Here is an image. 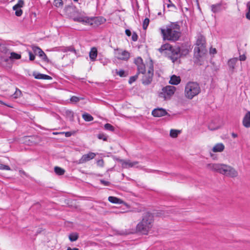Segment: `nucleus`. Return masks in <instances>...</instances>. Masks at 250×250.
I'll use <instances>...</instances> for the list:
<instances>
[{"label": "nucleus", "mask_w": 250, "mask_h": 250, "mask_svg": "<svg viewBox=\"0 0 250 250\" xmlns=\"http://www.w3.org/2000/svg\"><path fill=\"white\" fill-rule=\"evenodd\" d=\"M161 34L164 41L176 42L181 37L180 26L178 22H172L166 25L165 28H160Z\"/></svg>", "instance_id": "1"}, {"label": "nucleus", "mask_w": 250, "mask_h": 250, "mask_svg": "<svg viewBox=\"0 0 250 250\" xmlns=\"http://www.w3.org/2000/svg\"><path fill=\"white\" fill-rule=\"evenodd\" d=\"M207 167L227 176L234 178L238 176L237 171L232 167L223 164H209Z\"/></svg>", "instance_id": "2"}, {"label": "nucleus", "mask_w": 250, "mask_h": 250, "mask_svg": "<svg viewBox=\"0 0 250 250\" xmlns=\"http://www.w3.org/2000/svg\"><path fill=\"white\" fill-rule=\"evenodd\" d=\"M153 224V215L149 212H146L144 213L142 221L137 225L136 229L142 234L146 235L152 228Z\"/></svg>", "instance_id": "3"}, {"label": "nucleus", "mask_w": 250, "mask_h": 250, "mask_svg": "<svg viewBox=\"0 0 250 250\" xmlns=\"http://www.w3.org/2000/svg\"><path fill=\"white\" fill-rule=\"evenodd\" d=\"M159 51L163 55H169V57L174 62L180 57V48L173 47L169 43H165L158 49Z\"/></svg>", "instance_id": "4"}, {"label": "nucleus", "mask_w": 250, "mask_h": 250, "mask_svg": "<svg viewBox=\"0 0 250 250\" xmlns=\"http://www.w3.org/2000/svg\"><path fill=\"white\" fill-rule=\"evenodd\" d=\"M201 92L200 86L198 83L194 82H188L185 88V96L189 100L192 99Z\"/></svg>", "instance_id": "5"}, {"label": "nucleus", "mask_w": 250, "mask_h": 250, "mask_svg": "<svg viewBox=\"0 0 250 250\" xmlns=\"http://www.w3.org/2000/svg\"><path fill=\"white\" fill-rule=\"evenodd\" d=\"M205 43V37L202 36H199L196 41V46L194 49V55L196 57H200L207 52Z\"/></svg>", "instance_id": "6"}, {"label": "nucleus", "mask_w": 250, "mask_h": 250, "mask_svg": "<svg viewBox=\"0 0 250 250\" xmlns=\"http://www.w3.org/2000/svg\"><path fill=\"white\" fill-rule=\"evenodd\" d=\"M175 90L176 88L174 86H166L162 88V91L159 94V96L165 100L169 99L174 94Z\"/></svg>", "instance_id": "7"}, {"label": "nucleus", "mask_w": 250, "mask_h": 250, "mask_svg": "<svg viewBox=\"0 0 250 250\" xmlns=\"http://www.w3.org/2000/svg\"><path fill=\"white\" fill-rule=\"evenodd\" d=\"M153 64L152 63H149V68L147 73L145 72L143 74V77L142 79V83L145 85L149 84L152 81L153 76Z\"/></svg>", "instance_id": "8"}, {"label": "nucleus", "mask_w": 250, "mask_h": 250, "mask_svg": "<svg viewBox=\"0 0 250 250\" xmlns=\"http://www.w3.org/2000/svg\"><path fill=\"white\" fill-rule=\"evenodd\" d=\"M72 19L74 21L81 22L84 24L89 25H93V22H96L98 20L97 18H89L81 14L73 17Z\"/></svg>", "instance_id": "9"}, {"label": "nucleus", "mask_w": 250, "mask_h": 250, "mask_svg": "<svg viewBox=\"0 0 250 250\" xmlns=\"http://www.w3.org/2000/svg\"><path fill=\"white\" fill-rule=\"evenodd\" d=\"M135 63L137 65V73L144 74L146 72V67L145 65L143 62V60L141 57L137 58L135 60Z\"/></svg>", "instance_id": "10"}, {"label": "nucleus", "mask_w": 250, "mask_h": 250, "mask_svg": "<svg viewBox=\"0 0 250 250\" xmlns=\"http://www.w3.org/2000/svg\"><path fill=\"white\" fill-rule=\"evenodd\" d=\"M96 154L93 152H89L87 154L83 155L81 159L79 160L78 164H83L88 162L95 158Z\"/></svg>", "instance_id": "11"}, {"label": "nucleus", "mask_w": 250, "mask_h": 250, "mask_svg": "<svg viewBox=\"0 0 250 250\" xmlns=\"http://www.w3.org/2000/svg\"><path fill=\"white\" fill-rule=\"evenodd\" d=\"M32 50L34 52L39 55L44 61H48V58L44 52L39 47L33 46L32 47Z\"/></svg>", "instance_id": "12"}, {"label": "nucleus", "mask_w": 250, "mask_h": 250, "mask_svg": "<svg viewBox=\"0 0 250 250\" xmlns=\"http://www.w3.org/2000/svg\"><path fill=\"white\" fill-rule=\"evenodd\" d=\"M167 114L166 110L162 108L154 109L152 111V114L154 117H160L164 116Z\"/></svg>", "instance_id": "13"}, {"label": "nucleus", "mask_w": 250, "mask_h": 250, "mask_svg": "<svg viewBox=\"0 0 250 250\" xmlns=\"http://www.w3.org/2000/svg\"><path fill=\"white\" fill-rule=\"evenodd\" d=\"M238 59L237 58H233L230 59L228 61V65L229 66V69L232 73H233L235 68L236 64L238 62Z\"/></svg>", "instance_id": "14"}, {"label": "nucleus", "mask_w": 250, "mask_h": 250, "mask_svg": "<svg viewBox=\"0 0 250 250\" xmlns=\"http://www.w3.org/2000/svg\"><path fill=\"white\" fill-rule=\"evenodd\" d=\"M130 57L129 53L126 51H119L117 53V57L122 60H127Z\"/></svg>", "instance_id": "15"}, {"label": "nucleus", "mask_w": 250, "mask_h": 250, "mask_svg": "<svg viewBox=\"0 0 250 250\" xmlns=\"http://www.w3.org/2000/svg\"><path fill=\"white\" fill-rule=\"evenodd\" d=\"M242 124L245 127H250V111H248L245 115L243 119Z\"/></svg>", "instance_id": "16"}, {"label": "nucleus", "mask_w": 250, "mask_h": 250, "mask_svg": "<svg viewBox=\"0 0 250 250\" xmlns=\"http://www.w3.org/2000/svg\"><path fill=\"white\" fill-rule=\"evenodd\" d=\"M121 162H122L123 167L126 168L135 167L139 163L137 161L130 162V161L121 160Z\"/></svg>", "instance_id": "17"}, {"label": "nucleus", "mask_w": 250, "mask_h": 250, "mask_svg": "<svg viewBox=\"0 0 250 250\" xmlns=\"http://www.w3.org/2000/svg\"><path fill=\"white\" fill-rule=\"evenodd\" d=\"M222 4L221 2L215 4H212L210 6L211 10L214 13H218L222 10Z\"/></svg>", "instance_id": "18"}, {"label": "nucleus", "mask_w": 250, "mask_h": 250, "mask_svg": "<svg viewBox=\"0 0 250 250\" xmlns=\"http://www.w3.org/2000/svg\"><path fill=\"white\" fill-rule=\"evenodd\" d=\"M33 75L34 76L35 79H43V80H51L52 78L47 75L37 73L36 72H33Z\"/></svg>", "instance_id": "19"}, {"label": "nucleus", "mask_w": 250, "mask_h": 250, "mask_svg": "<svg viewBox=\"0 0 250 250\" xmlns=\"http://www.w3.org/2000/svg\"><path fill=\"white\" fill-rule=\"evenodd\" d=\"M225 148V146L222 143H218L216 144L212 148V151L214 152H222Z\"/></svg>", "instance_id": "20"}, {"label": "nucleus", "mask_w": 250, "mask_h": 250, "mask_svg": "<svg viewBox=\"0 0 250 250\" xmlns=\"http://www.w3.org/2000/svg\"><path fill=\"white\" fill-rule=\"evenodd\" d=\"M181 82V78L179 76H177L175 75H172L171 78L169 82V83L173 85H177L178 84Z\"/></svg>", "instance_id": "21"}, {"label": "nucleus", "mask_w": 250, "mask_h": 250, "mask_svg": "<svg viewBox=\"0 0 250 250\" xmlns=\"http://www.w3.org/2000/svg\"><path fill=\"white\" fill-rule=\"evenodd\" d=\"M97 56V49L96 47H94L91 49V50L89 52V57L92 61H94L96 60V59Z\"/></svg>", "instance_id": "22"}, {"label": "nucleus", "mask_w": 250, "mask_h": 250, "mask_svg": "<svg viewBox=\"0 0 250 250\" xmlns=\"http://www.w3.org/2000/svg\"><path fill=\"white\" fill-rule=\"evenodd\" d=\"M108 200L110 202L114 204H121L122 202L121 199L114 196H109Z\"/></svg>", "instance_id": "23"}, {"label": "nucleus", "mask_w": 250, "mask_h": 250, "mask_svg": "<svg viewBox=\"0 0 250 250\" xmlns=\"http://www.w3.org/2000/svg\"><path fill=\"white\" fill-rule=\"evenodd\" d=\"M54 171L58 175H62L65 172L64 169L59 167H54Z\"/></svg>", "instance_id": "24"}, {"label": "nucleus", "mask_w": 250, "mask_h": 250, "mask_svg": "<svg viewBox=\"0 0 250 250\" xmlns=\"http://www.w3.org/2000/svg\"><path fill=\"white\" fill-rule=\"evenodd\" d=\"M24 2L23 0H19L18 3L13 7V10L22 7L24 5Z\"/></svg>", "instance_id": "25"}, {"label": "nucleus", "mask_w": 250, "mask_h": 250, "mask_svg": "<svg viewBox=\"0 0 250 250\" xmlns=\"http://www.w3.org/2000/svg\"><path fill=\"white\" fill-rule=\"evenodd\" d=\"M79 238V235L77 233H72L69 234V239L70 241H76Z\"/></svg>", "instance_id": "26"}, {"label": "nucleus", "mask_w": 250, "mask_h": 250, "mask_svg": "<svg viewBox=\"0 0 250 250\" xmlns=\"http://www.w3.org/2000/svg\"><path fill=\"white\" fill-rule=\"evenodd\" d=\"M84 121L90 122L93 120V117L88 113H84L82 116Z\"/></svg>", "instance_id": "27"}, {"label": "nucleus", "mask_w": 250, "mask_h": 250, "mask_svg": "<svg viewBox=\"0 0 250 250\" xmlns=\"http://www.w3.org/2000/svg\"><path fill=\"white\" fill-rule=\"evenodd\" d=\"M180 131L176 129H171L170 131V136L172 138H176Z\"/></svg>", "instance_id": "28"}, {"label": "nucleus", "mask_w": 250, "mask_h": 250, "mask_svg": "<svg viewBox=\"0 0 250 250\" xmlns=\"http://www.w3.org/2000/svg\"><path fill=\"white\" fill-rule=\"evenodd\" d=\"M10 54H11L10 58L12 59L18 60V59H20L21 58V55L17 54L16 53H15V52H11L10 53Z\"/></svg>", "instance_id": "29"}, {"label": "nucleus", "mask_w": 250, "mask_h": 250, "mask_svg": "<svg viewBox=\"0 0 250 250\" xmlns=\"http://www.w3.org/2000/svg\"><path fill=\"white\" fill-rule=\"evenodd\" d=\"M54 5L57 7H62L63 5V2L62 0H54Z\"/></svg>", "instance_id": "30"}, {"label": "nucleus", "mask_w": 250, "mask_h": 250, "mask_svg": "<svg viewBox=\"0 0 250 250\" xmlns=\"http://www.w3.org/2000/svg\"><path fill=\"white\" fill-rule=\"evenodd\" d=\"M104 128L106 130H110L111 131H114V126H112L110 124H108V123L104 125Z\"/></svg>", "instance_id": "31"}, {"label": "nucleus", "mask_w": 250, "mask_h": 250, "mask_svg": "<svg viewBox=\"0 0 250 250\" xmlns=\"http://www.w3.org/2000/svg\"><path fill=\"white\" fill-rule=\"evenodd\" d=\"M149 20L148 18H146L143 23V27L144 29H146L149 24Z\"/></svg>", "instance_id": "32"}, {"label": "nucleus", "mask_w": 250, "mask_h": 250, "mask_svg": "<svg viewBox=\"0 0 250 250\" xmlns=\"http://www.w3.org/2000/svg\"><path fill=\"white\" fill-rule=\"evenodd\" d=\"M97 137L98 139L100 140H103L104 141L107 140V137L104 133H99V134L97 135Z\"/></svg>", "instance_id": "33"}, {"label": "nucleus", "mask_w": 250, "mask_h": 250, "mask_svg": "<svg viewBox=\"0 0 250 250\" xmlns=\"http://www.w3.org/2000/svg\"><path fill=\"white\" fill-rule=\"evenodd\" d=\"M138 74L137 73L136 75L133 76H131L129 80L128 83L130 84H131L132 83L134 82L138 78Z\"/></svg>", "instance_id": "34"}, {"label": "nucleus", "mask_w": 250, "mask_h": 250, "mask_svg": "<svg viewBox=\"0 0 250 250\" xmlns=\"http://www.w3.org/2000/svg\"><path fill=\"white\" fill-rule=\"evenodd\" d=\"M188 53V50L186 48H180V57L186 55Z\"/></svg>", "instance_id": "35"}, {"label": "nucleus", "mask_w": 250, "mask_h": 250, "mask_svg": "<svg viewBox=\"0 0 250 250\" xmlns=\"http://www.w3.org/2000/svg\"><path fill=\"white\" fill-rule=\"evenodd\" d=\"M21 95V91L19 89H17L15 93L13 94L14 98H18L20 97Z\"/></svg>", "instance_id": "36"}, {"label": "nucleus", "mask_w": 250, "mask_h": 250, "mask_svg": "<svg viewBox=\"0 0 250 250\" xmlns=\"http://www.w3.org/2000/svg\"><path fill=\"white\" fill-rule=\"evenodd\" d=\"M116 73L122 77H124L126 76L125 74V72L124 70H120L119 71H117V70H116Z\"/></svg>", "instance_id": "37"}, {"label": "nucleus", "mask_w": 250, "mask_h": 250, "mask_svg": "<svg viewBox=\"0 0 250 250\" xmlns=\"http://www.w3.org/2000/svg\"><path fill=\"white\" fill-rule=\"evenodd\" d=\"M0 169L10 170H11V168L8 166L3 164H0Z\"/></svg>", "instance_id": "38"}, {"label": "nucleus", "mask_w": 250, "mask_h": 250, "mask_svg": "<svg viewBox=\"0 0 250 250\" xmlns=\"http://www.w3.org/2000/svg\"><path fill=\"white\" fill-rule=\"evenodd\" d=\"M247 5L248 11L246 14V18L250 20V2H248L247 3Z\"/></svg>", "instance_id": "39"}, {"label": "nucleus", "mask_w": 250, "mask_h": 250, "mask_svg": "<svg viewBox=\"0 0 250 250\" xmlns=\"http://www.w3.org/2000/svg\"><path fill=\"white\" fill-rule=\"evenodd\" d=\"M70 51V52H74L75 53V54L76 53V50L75 49V48H74L73 46H70L69 47H66L65 49V51Z\"/></svg>", "instance_id": "40"}, {"label": "nucleus", "mask_w": 250, "mask_h": 250, "mask_svg": "<svg viewBox=\"0 0 250 250\" xmlns=\"http://www.w3.org/2000/svg\"><path fill=\"white\" fill-rule=\"evenodd\" d=\"M15 11V15L18 17L21 16V15L22 14L23 12H22V10L21 8L17 9Z\"/></svg>", "instance_id": "41"}, {"label": "nucleus", "mask_w": 250, "mask_h": 250, "mask_svg": "<svg viewBox=\"0 0 250 250\" xmlns=\"http://www.w3.org/2000/svg\"><path fill=\"white\" fill-rule=\"evenodd\" d=\"M0 50L4 53H7L8 52V50L4 45H0Z\"/></svg>", "instance_id": "42"}, {"label": "nucleus", "mask_w": 250, "mask_h": 250, "mask_svg": "<svg viewBox=\"0 0 250 250\" xmlns=\"http://www.w3.org/2000/svg\"><path fill=\"white\" fill-rule=\"evenodd\" d=\"M70 101L72 102L77 103L80 101L79 98L76 97V96H72L70 98Z\"/></svg>", "instance_id": "43"}, {"label": "nucleus", "mask_w": 250, "mask_h": 250, "mask_svg": "<svg viewBox=\"0 0 250 250\" xmlns=\"http://www.w3.org/2000/svg\"><path fill=\"white\" fill-rule=\"evenodd\" d=\"M100 182L102 184L105 186H108L110 185V183L108 181H104V180H100Z\"/></svg>", "instance_id": "44"}, {"label": "nucleus", "mask_w": 250, "mask_h": 250, "mask_svg": "<svg viewBox=\"0 0 250 250\" xmlns=\"http://www.w3.org/2000/svg\"><path fill=\"white\" fill-rule=\"evenodd\" d=\"M28 53L29 56V60L30 61L34 60L35 58V55L31 51H29Z\"/></svg>", "instance_id": "45"}, {"label": "nucleus", "mask_w": 250, "mask_h": 250, "mask_svg": "<svg viewBox=\"0 0 250 250\" xmlns=\"http://www.w3.org/2000/svg\"><path fill=\"white\" fill-rule=\"evenodd\" d=\"M97 164L98 166L102 167L104 166V162L103 159H100L97 161Z\"/></svg>", "instance_id": "46"}, {"label": "nucleus", "mask_w": 250, "mask_h": 250, "mask_svg": "<svg viewBox=\"0 0 250 250\" xmlns=\"http://www.w3.org/2000/svg\"><path fill=\"white\" fill-rule=\"evenodd\" d=\"M132 40L134 42L137 41L138 40V35L135 32H134L132 35Z\"/></svg>", "instance_id": "47"}, {"label": "nucleus", "mask_w": 250, "mask_h": 250, "mask_svg": "<svg viewBox=\"0 0 250 250\" xmlns=\"http://www.w3.org/2000/svg\"><path fill=\"white\" fill-rule=\"evenodd\" d=\"M246 59V57L245 55H242L239 56V60L241 61H244Z\"/></svg>", "instance_id": "48"}, {"label": "nucleus", "mask_w": 250, "mask_h": 250, "mask_svg": "<svg viewBox=\"0 0 250 250\" xmlns=\"http://www.w3.org/2000/svg\"><path fill=\"white\" fill-rule=\"evenodd\" d=\"M62 134H65V136L66 137H69L71 136L72 133L71 132H61Z\"/></svg>", "instance_id": "49"}, {"label": "nucleus", "mask_w": 250, "mask_h": 250, "mask_svg": "<svg viewBox=\"0 0 250 250\" xmlns=\"http://www.w3.org/2000/svg\"><path fill=\"white\" fill-rule=\"evenodd\" d=\"M168 1L169 2V3L167 4V7L169 8L171 7H175V5L173 3H171V2L170 1V0H168Z\"/></svg>", "instance_id": "50"}, {"label": "nucleus", "mask_w": 250, "mask_h": 250, "mask_svg": "<svg viewBox=\"0 0 250 250\" xmlns=\"http://www.w3.org/2000/svg\"><path fill=\"white\" fill-rule=\"evenodd\" d=\"M125 34L127 36H130L131 35V31L129 29L125 30Z\"/></svg>", "instance_id": "51"}, {"label": "nucleus", "mask_w": 250, "mask_h": 250, "mask_svg": "<svg viewBox=\"0 0 250 250\" xmlns=\"http://www.w3.org/2000/svg\"><path fill=\"white\" fill-rule=\"evenodd\" d=\"M19 172L20 174H23V175H26V173L25 172V171H24L23 170H20L19 171Z\"/></svg>", "instance_id": "52"}, {"label": "nucleus", "mask_w": 250, "mask_h": 250, "mask_svg": "<svg viewBox=\"0 0 250 250\" xmlns=\"http://www.w3.org/2000/svg\"><path fill=\"white\" fill-rule=\"evenodd\" d=\"M231 136H232V137L233 138H236L238 136H237V134L234 133V132H232L231 133Z\"/></svg>", "instance_id": "53"}, {"label": "nucleus", "mask_w": 250, "mask_h": 250, "mask_svg": "<svg viewBox=\"0 0 250 250\" xmlns=\"http://www.w3.org/2000/svg\"><path fill=\"white\" fill-rule=\"evenodd\" d=\"M67 250H79V249L76 248H73L72 249H71L70 248H68Z\"/></svg>", "instance_id": "54"}, {"label": "nucleus", "mask_w": 250, "mask_h": 250, "mask_svg": "<svg viewBox=\"0 0 250 250\" xmlns=\"http://www.w3.org/2000/svg\"><path fill=\"white\" fill-rule=\"evenodd\" d=\"M211 52L212 53H216V50L215 48H213L211 51Z\"/></svg>", "instance_id": "55"}, {"label": "nucleus", "mask_w": 250, "mask_h": 250, "mask_svg": "<svg viewBox=\"0 0 250 250\" xmlns=\"http://www.w3.org/2000/svg\"><path fill=\"white\" fill-rule=\"evenodd\" d=\"M97 18L98 19V20L96 22H94L93 23H97L98 22H99V24H101V22H100L99 18Z\"/></svg>", "instance_id": "56"}, {"label": "nucleus", "mask_w": 250, "mask_h": 250, "mask_svg": "<svg viewBox=\"0 0 250 250\" xmlns=\"http://www.w3.org/2000/svg\"><path fill=\"white\" fill-rule=\"evenodd\" d=\"M79 0H73L74 1L77 2Z\"/></svg>", "instance_id": "57"}, {"label": "nucleus", "mask_w": 250, "mask_h": 250, "mask_svg": "<svg viewBox=\"0 0 250 250\" xmlns=\"http://www.w3.org/2000/svg\"><path fill=\"white\" fill-rule=\"evenodd\" d=\"M101 19V21L102 22H103V21H102L103 19H102V18H101V19Z\"/></svg>", "instance_id": "58"}, {"label": "nucleus", "mask_w": 250, "mask_h": 250, "mask_svg": "<svg viewBox=\"0 0 250 250\" xmlns=\"http://www.w3.org/2000/svg\"><path fill=\"white\" fill-rule=\"evenodd\" d=\"M53 134H58V133H54Z\"/></svg>", "instance_id": "59"}]
</instances>
